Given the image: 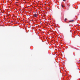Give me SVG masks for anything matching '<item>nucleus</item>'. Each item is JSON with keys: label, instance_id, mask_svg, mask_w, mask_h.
<instances>
[{"label": "nucleus", "instance_id": "nucleus-1", "mask_svg": "<svg viewBox=\"0 0 80 80\" xmlns=\"http://www.w3.org/2000/svg\"><path fill=\"white\" fill-rule=\"evenodd\" d=\"M33 16L35 17H37V14L36 13H35L33 15Z\"/></svg>", "mask_w": 80, "mask_h": 80}, {"label": "nucleus", "instance_id": "nucleus-2", "mask_svg": "<svg viewBox=\"0 0 80 80\" xmlns=\"http://www.w3.org/2000/svg\"><path fill=\"white\" fill-rule=\"evenodd\" d=\"M69 22H74V20H72L71 21H69Z\"/></svg>", "mask_w": 80, "mask_h": 80}, {"label": "nucleus", "instance_id": "nucleus-3", "mask_svg": "<svg viewBox=\"0 0 80 80\" xmlns=\"http://www.w3.org/2000/svg\"><path fill=\"white\" fill-rule=\"evenodd\" d=\"M67 18H66L65 19V20H64V21H65V22H67Z\"/></svg>", "mask_w": 80, "mask_h": 80}, {"label": "nucleus", "instance_id": "nucleus-4", "mask_svg": "<svg viewBox=\"0 0 80 80\" xmlns=\"http://www.w3.org/2000/svg\"><path fill=\"white\" fill-rule=\"evenodd\" d=\"M61 6H62V7L63 8V7H64V6H63V5H61Z\"/></svg>", "mask_w": 80, "mask_h": 80}, {"label": "nucleus", "instance_id": "nucleus-5", "mask_svg": "<svg viewBox=\"0 0 80 80\" xmlns=\"http://www.w3.org/2000/svg\"><path fill=\"white\" fill-rule=\"evenodd\" d=\"M72 56H74V54H73V53L72 54Z\"/></svg>", "mask_w": 80, "mask_h": 80}, {"label": "nucleus", "instance_id": "nucleus-6", "mask_svg": "<svg viewBox=\"0 0 80 80\" xmlns=\"http://www.w3.org/2000/svg\"><path fill=\"white\" fill-rule=\"evenodd\" d=\"M66 0H63V1H66Z\"/></svg>", "mask_w": 80, "mask_h": 80}, {"label": "nucleus", "instance_id": "nucleus-7", "mask_svg": "<svg viewBox=\"0 0 80 80\" xmlns=\"http://www.w3.org/2000/svg\"><path fill=\"white\" fill-rule=\"evenodd\" d=\"M72 65H73V63H72Z\"/></svg>", "mask_w": 80, "mask_h": 80}]
</instances>
